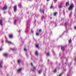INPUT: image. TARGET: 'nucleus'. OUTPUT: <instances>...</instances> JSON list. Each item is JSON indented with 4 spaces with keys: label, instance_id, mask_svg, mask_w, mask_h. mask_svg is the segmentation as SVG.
Returning <instances> with one entry per match:
<instances>
[{
    "label": "nucleus",
    "instance_id": "1",
    "mask_svg": "<svg viewBox=\"0 0 76 76\" xmlns=\"http://www.w3.org/2000/svg\"><path fill=\"white\" fill-rule=\"evenodd\" d=\"M74 7V5L73 4H71L70 5V6L68 8V10L70 11L72 10H73V7Z\"/></svg>",
    "mask_w": 76,
    "mask_h": 76
},
{
    "label": "nucleus",
    "instance_id": "2",
    "mask_svg": "<svg viewBox=\"0 0 76 76\" xmlns=\"http://www.w3.org/2000/svg\"><path fill=\"white\" fill-rule=\"evenodd\" d=\"M3 10H7V5H5L2 8Z\"/></svg>",
    "mask_w": 76,
    "mask_h": 76
},
{
    "label": "nucleus",
    "instance_id": "3",
    "mask_svg": "<svg viewBox=\"0 0 76 76\" xmlns=\"http://www.w3.org/2000/svg\"><path fill=\"white\" fill-rule=\"evenodd\" d=\"M14 10L15 12H16V11L17 10V6L15 5L14 7Z\"/></svg>",
    "mask_w": 76,
    "mask_h": 76
},
{
    "label": "nucleus",
    "instance_id": "4",
    "mask_svg": "<svg viewBox=\"0 0 76 76\" xmlns=\"http://www.w3.org/2000/svg\"><path fill=\"white\" fill-rule=\"evenodd\" d=\"M9 38H10L11 39L13 38V35L12 34H9Z\"/></svg>",
    "mask_w": 76,
    "mask_h": 76
},
{
    "label": "nucleus",
    "instance_id": "5",
    "mask_svg": "<svg viewBox=\"0 0 76 76\" xmlns=\"http://www.w3.org/2000/svg\"><path fill=\"white\" fill-rule=\"evenodd\" d=\"M0 25L2 26L3 25V20H0Z\"/></svg>",
    "mask_w": 76,
    "mask_h": 76
},
{
    "label": "nucleus",
    "instance_id": "6",
    "mask_svg": "<svg viewBox=\"0 0 76 76\" xmlns=\"http://www.w3.org/2000/svg\"><path fill=\"white\" fill-rule=\"evenodd\" d=\"M6 42L7 43H8L9 44H12V42H11V41H8L7 40H6Z\"/></svg>",
    "mask_w": 76,
    "mask_h": 76
},
{
    "label": "nucleus",
    "instance_id": "7",
    "mask_svg": "<svg viewBox=\"0 0 76 76\" xmlns=\"http://www.w3.org/2000/svg\"><path fill=\"white\" fill-rule=\"evenodd\" d=\"M61 50H62V51H64V47H63L62 46H61Z\"/></svg>",
    "mask_w": 76,
    "mask_h": 76
},
{
    "label": "nucleus",
    "instance_id": "8",
    "mask_svg": "<svg viewBox=\"0 0 76 76\" xmlns=\"http://www.w3.org/2000/svg\"><path fill=\"white\" fill-rule=\"evenodd\" d=\"M22 68H20L18 70V72L19 73V72H20L22 70Z\"/></svg>",
    "mask_w": 76,
    "mask_h": 76
},
{
    "label": "nucleus",
    "instance_id": "9",
    "mask_svg": "<svg viewBox=\"0 0 76 76\" xmlns=\"http://www.w3.org/2000/svg\"><path fill=\"white\" fill-rule=\"evenodd\" d=\"M7 56H8V54L6 53L4 54V57H7Z\"/></svg>",
    "mask_w": 76,
    "mask_h": 76
},
{
    "label": "nucleus",
    "instance_id": "10",
    "mask_svg": "<svg viewBox=\"0 0 76 76\" xmlns=\"http://www.w3.org/2000/svg\"><path fill=\"white\" fill-rule=\"evenodd\" d=\"M66 6H68V5H69V3L67 2L65 4Z\"/></svg>",
    "mask_w": 76,
    "mask_h": 76
},
{
    "label": "nucleus",
    "instance_id": "11",
    "mask_svg": "<svg viewBox=\"0 0 76 76\" xmlns=\"http://www.w3.org/2000/svg\"><path fill=\"white\" fill-rule=\"evenodd\" d=\"M35 55L37 56H38V52L37 51H36L35 52Z\"/></svg>",
    "mask_w": 76,
    "mask_h": 76
},
{
    "label": "nucleus",
    "instance_id": "12",
    "mask_svg": "<svg viewBox=\"0 0 76 76\" xmlns=\"http://www.w3.org/2000/svg\"><path fill=\"white\" fill-rule=\"evenodd\" d=\"M33 69L32 70V71L33 72H35V70L36 69V67H33Z\"/></svg>",
    "mask_w": 76,
    "mask_h": 76
},
{
    "label": "nucleus",
    "instance_id": "13",
    "mask_svg": "<svg viewBox=\"0 0 76 76\" xmlns=\"http://www.w3.org/2000/svg\"><path fill=\"white\" fill-rule=\"evenodd\" d=\"M20 61H21L20 60H18V64H20Z\"/></svg>",
    "mask_w": 76,
    "mask_h": 76
},
{
    "label": "nucleus",
    "instance_id": "14",
    "mask_svg": "<svg viewBox=\"0 0 76 76\" xmlns=\"http://www.w3.org/2000/svg\"><path fill=\"white\" fill-rule=\"evenodd\" d=\"M16 22H17V20H15L14 21L15 25H16Z\"/></svg>",
    "mask_w": 76,
    "mask_h": 76
},
{
    "label": "nucleus",
    "instance_id": "15",
    "mask_svg": "<svg viewBox=\"0 0 76 76\" xmlns=\"http://www.w3.org/2000/svg\"><path fill=\"white\" fill-rule=\"evenodd\" d=\"M42 72V71H41V70H39V71L38 73L39 74H41V73Z\"/></svg>",
    "mask_w": 76,
    "mask_h": 76
},
{
    "label": "nucleus",
    "instance_id": "16",
    "mask_svg": "<svg viewBox=\"0 0 76 76\" xmlns=\"http://www.w3.org/2000/svg\"><path fill=\"white\" fill-rule=\"evenodd\" d=\"M57 12H55L54 14V16H56V15H57Z\"/></svg>",
    "mask_w": 76,
    "mask_h": 76
},
{
    "label": "nucleus",
    "instance_id": "17",
    "mask_svg": "<svg viewBox=\"0 0 76 76\" xmlns=\"http://www.w3.org/2000/svg\"><path fill=\"white\" fill-rule=\"evenodd\" d=\"M0 67L1 68H3V66H2L1 63L0 64Z\"/></svg>",
    "mask_w": 76,
    "mask_h": 76
},
{
    "label": "nucleus",
    "instance_id": "18",
    "mask_svg": "<svg viewBox=\"0 0 76 76\" xmlns=\"http://www.w3.org/2000/svg\"><path fill=\"white\" fill-rule=\"evenodd\" d=\"M35 46H36V47H38L39 46V45H38V44L36 45H35Z\"/></svg>",
    "mask_w": 76,
    "mask_h": 76
},
{
    "label": "nucleus",
    "instance_id": "19",
    "mask_svg": "<svg viewBox=\"0 0 76 76\" xmlns=\"http://www.w3.org/2000/svg\"><path fill=\"white\" fill-rule=\"evenodd\" d=\"M46 54L48 56H50V53H46Z\"/></svg>",
    "mask_w": 76,
    "mask_h": 76
},
{
    "label": "nucleus",
    "instance_id": "20",
    "mask_svg": "<svg viewBox=\"0 0 76 76\" xmlns=\"http://www.w3.org/2000/svg\"><path fill=\"white\" fill-rule=\"evenodd\" d=\"M31 66H32V67H33V66H34V65H33V64H32V63H31Z\"/></svg>",
    "mask_w": 76,
    "mask_h": 76
},
{
    "label": "nucleus",
    "instance_id": "21",
    "mask_svg": "<svg viewBox=\"0 0 76 76\" xmlns=\"http://www.w3.org/2000/svg\"><path fill=\"white\" fill-rule=\"evenodd\" d=\"M12 50V51H15V48H12L11 49Z\"/></svg>",
    "mask_w": 76,
    "mask_h": 76
},
{
    "label": "nucleus",
    "instance_id": "22",
    "mask_svg": "<svg viewBox=\"0 0 76 76\" xmlns=\"http://www.w3.org/2000/svg\"><path fill=\"white\" fill-rule=\"evenodd\" d=\"M72 42V41L71 40V39H70L69 41V43H70V42Z\"/></svg>",
    "mask_w": 76,
    "mask_h": 76
},
{
    "label": "nucleus",
    "instance_id": "23",
    "mask_svg": "<svg viewBox=\"0 0 76 76\" xmlns=\"http://www.w3.org/2000/svg\"><path fill=\"white\" fill-rule=\"evenodd\" d=\"M24 51H27V50L26 48H25L24 49Z\"/></svg>",
    "mask_w": 76,
    "mask_h": 76
},
{
    "label": "nucleus",
    "instance_id": "24",
    "mask_svg": "<svg viewBox=\"0 0 76 76\" xmlns=\"http://www.w3.org/2000/svg\"><path fill=\"white\" fill-rule=\"evenodd\" d=\"M59 8H62V6H61V5H60L59 6Z\"/></svg>",
    "mask_w": 76,
    "mask_h": 76
},
{
    "label": "nucleus",
    "instance_id": "25",
    "mask_svg": "<svg viewBox=\"0 0 76 76\" xmlns=\"http://www.w3.org/2000/svg\"><path fill=\"white\" fill-rule=\"evenodd\" d=\"M53 8V5H52L50 7V9H52Z\"/></svg>",
    "mask_w": 76,
    "mask_h": 76
},
{
    "label": "nucleus",
    "instance_id": "26",
    "mask_svg": "<svg viewBox=\"0 0 76 76\" xmlns=\"http://www.w3.org/2000/svg\"><path fill=\"white\" fill-rule=\"evenodd\" d=\"M56 69H55L54 71H53L54 73H56Z\"/></svg>",
    "mask_w": 76,
    "mask_h": 76
},
{
    "label": "nucleus",
    "instance_id": "27",
    "mask_svg": "<svg viewBox=\"0 0 76 76\" xmlns=\"http://www.w3.org/2000/svg\"><path fill=\"white\" fill-rule=\"evenodd\" d=\"M36 35H37V36L39 35V33H36Z\"/></svg>",
    "mask_w": 76,
    "mask_h": 76
},
{
    "label": "nucleus",
    "instance_id": "28",
    "mask_svg": "<svg viewBox=\"0 0 76 76\" xmlns=\"http://www.w3.org/2000/svg\"><path fill=\"white\" fill-rule=\"evenodd\" d=\"M54 1H55V3H56V2L57 1V0H54Z\"/></svg>",
    "mask_w": 76,
    "mask_h": 76
},
{
    "label": "nucleus",
    "instance_id": "29",
    "mask_svg": "<svg viewBox=\"0 0 76 76\" xmlns=\"http://www.w3.org/2000/svg\"><path fill=\"white\" fill-rule=\"evenodd\" d=\"M41 31H42L41 30V29H40L39 30V32H41Z\"/></svg>",
    "mask_w": 76,
    "mask_h": 76
},
{
    "label": "nucleus",
    "instance_id": "30",
    "mask_svg": "<svg viewBox=\"0 0 76 76\" xmlns=\"http://www.w3.org/2000/svg\"><path fill=\"white\" fill-rule=\"evenodd\" d=\"M41 12L42 13H44V10H43L42 12L41 11Z\"/></svg>",
    "mask_w": 76,
    "mask_h": 76
},
{
    "label": "nucleus",
    "instance_id": "31",
    "mask_svg": "<svg viewBox=\"0 0 76 76\" xmlns=\"http://www.w3.org/2000/svg\"><path fill=\"white\" fill-rule=\"evenodd\" d=\"M74 29H76V26L74 27Z\"/></svg>",
    "mask_w": 76,
    "mask_h": 76
},
{
    "label": "nucleus",
    "instance_id": "32",
    "mask_svg": "<svg viewBox=\"0 0 76 76\" xmlns=\"http://www.w3.org/2000/svg\"><path fill=\"white\" fill-rule=\"evenodd\" d=\"M31 32L32 33H34V31H33V30H31Z\"/></svg>",
    "mask_w": 76,
    "mask_h": 76
},
{
    "label": "nucleus",
    "instance_id": "33",
    "mask_svg": "<svg viewBox=\"0 0 76 76\" xmlns=\"http://www.w3.org/2000/svg\"><path fill=\"white\" fill-rule=\"evenodd\" d=\"M1 50H2V49H1V48H0V51H1Z\"/></svg>",
    "mask_w": 76,
    "mask_h": 76
},
{
    "label": "nucleus",
    "instance_id": "34",
    "mask_svg": "<svg viewBox=\"0 0 76 76\" xmlns=\"http://www.w3.org/2000/svg\"><path fill=\"white\" fill-rule=\"evenodd\" d=\"M47 1H50V0H46Z\"/></svg>",
    "mask_w": 76,
    "mask_h": 76
},
{
    "label": "nucleus",
    "instance_id": "35",
    "mask_svg": "<svg viewBox=\"0 0 76 76\" xmlns=\"http://www.w3.org/2000/svg\"><path fill=\"white\" fill-rule=\"evenodd\" d=\"M4 14H5V13H6V12H4Z\"/></svg>",
    "mask_w": 76,
    "mask_h": 76
},
{
    "label": "nucleus",
    "instance_id": "36",
    "mask_svg": "<svg viewBox=\"0 0 76 76\" xmlns=\"http://www.w3.org/2000/svg\"><path fill=\"white\" fill-rule=\"evenodd\" d=\"M48 61H49V59H48Z\"/></svg>",
    "mask_w": 76,
    "mask_h": 76
},
{
    "label": "nucleus",
    "instance_id": "37",
    "mask_svg": "<svg viewBox=\"0 0 76 76\" xmlns=\"http://www.w3.org/2000/svg\"><path fill=\"white\" fill-rule=\"evenodd\" d=\"M29 0V1H31V0Z\"/></svg>",
    "mask_w": 76,
    "mask_h": 76
},
{
    "label": "nucleus",
    "instance_id": "38",
    "mask_svg": "<svg viewBox=\"0 0 76 76\" xmlns=\"http://www.w3.org/2000/svg\"><path fill=\"white\" fill-rule=\"evenodd\" d=\"M61 4H62V2L61 3Z\"/></svg>",
    "mask_w": 76,
    "mask_h": 76
}]
</instances>
